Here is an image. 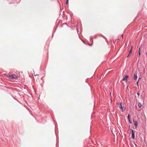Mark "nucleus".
<instances>
[{
    "label": "nucleus",
    "mask_w": 147,
    "mask_h": 147,
    "mask_svg": "<svg viewBox=\"0 0 147 147\" xmlns=\"http://www.w3.org/2000/svg\"><path fill=\"white\" fill-rule=\"evenodd\" d=\"M121 36H122V38H123V35H121Z\"/></svg>",
    "instance_id": "2eb2a0df"
},
{
    "label": "nucleus",
    "mask_w": 147,
    "mask_h": 147,
    "mask_svg": "<svg viewBox=\"0 0 147 147\" xmlns=\"http://www.w3.org/2000/svg\"><path fill=\"white\" fill-rule=\"evenodd\" d=\"M131 131L132 137V139H134V137H135L134 132L132 129L131 130Z\"/></svg>",
    "instance_id": "39448f33"
},
{
    "label": "nucleus",
    "mask_w": 147,
    "mask_h": 147,
    "mask_svg": "<svg viewBox=\"0 0 147 147\" xmlns=\"http://www.w3.org/2000/svg\"><path fill=\"white\" fill-rule=\"evenodd\" d=\"M134 125L135 126V127L136 128L137 127L138 125V122L137 121H135L134 123Z\"/></svg>",
    "instance_id": "423d86ee"
},
{
    "label": "nucleus",
    "mask_w": 147,
    "mask_h": 147,
    "mask_svg": "<svg viewBox=\"0 0 147 147\" xmlns=\"http://www.w3.org/2000/svg\"><path fill=\"white\" fill-rule=\"evenodd\" d=\"M118 105H119V107L121 112H123L125 110V108L124 107V105H122L121 102L118 103Z\"/></svg>",
    "instance_id": "f257e3e1"
},
{
    "label": "nucleus",
    "mask_w": 147,
    "mask_h": 147,
    "mask_svg": "<svg viewBox=\"0 0 147 147\" xmlns=\"http://www.w3.org/2000/svg\"><path fill=\"white\" fill-rule=\"evenodd\" d=\"M140 47L139 49V56H140Z\"/></svg>",
    "instance_id": "1a4fd4ad"
},
{
    "label": "nucleus",
    "mask_w": 147,
    "mask_h": 147,
    "mask_svg": "<svg viewBox=\"0 0 147 147\" xmlns=\"http://www.w3.org/2000/svg\"><path fill=\"white\" fill-rule=\"evenodd\" d=\"M8 76L11 79H16L18 78V76L14 74L9 75Z\"/></svg>",
    "instance_id": "f03ea898"
},
{
    "label": "nucleus",
    "mask_w": 147,
    "mask_h": 147,
    "mask_svg": "<svg viewBox=\"0 0 147 147\" xmlns=\"http://www.w3.org/2000/svg\"><path fill=\"white\" fill-rule=\"evenodd\" d=\"M128 119L129 120V114H128Z\"/></svg>",
    "instance_id": "ddd939ff"
},
{
    "label": "nucleus",
    "mask_w": 147,
    "mask_h": 147,
    "mask_svg": "<svg viewBox=\"0 0 147 147\" xmlns=\"http://www.w3.org/2000/svg\"><path fill=\"white\" fill-rule=\"evenodd\" d=\"M139 80H138L137 81V82H136V84H137V85L138 86Z\"/></svg>",
    "instance_id": "f8f14e48"
},
{
    "label": "nucleus",
    "mask_w": 147,
    "mask_h": 147,
    "mask_svg": "<svg viewBox=\"0 0 147 147\" xmlns=\"http://www.w3.org/2000/svg\"><path fill=\"white\" fill-rule=\"evenodd\" d=\"M138 106L139 108H140L142 106V105L139 102L138 103Z\"/></svg>",
    "instance_id": "0eeeda50"
},
{
    "label": "nucleus",
    "mask_w": 147,
    "mask_h": 147,
    "mask_svg": "<svg viewBox=\"0 0 147 147\" xmlns=\"http://www.w3.org/2000/svg\"><path fill=\"white\" fill-rule=\"evenodd\" d=\"M68 0H66V4H68Z\"/></svg>",
    "instance_id": "9b49d317"
},
{
    "label": "nucleus",
    "mask_w": 147,
    "mask_h": 147,
    "mask_svg": "<svg viewBox=\"0 0 147 147\" xmlns=\"http://www.w3.org/2000/svg\"><path fill=\"white\" fill-rule=\"evenodd\" d=\"M128 78V76H125L124 78L122 79V80L125 81L126 82H127V79Z\"/></svg>",
    "instance_id": "20e7f679"
},
{
    "label": "nucleus",
    "mask_w": 147,
    "mask_h": 147,
    "mask_svg": "<svg viewBox=\"0 0 147 147\" xmlns=\"http://www.w3.org/2000/svg\"><path fill=\"white\" fill-rule=\"evenodd\" d=\"M146 54L147 55V53H146Z\"/></svg>",
    "instance_id": "f3484780"
},
{
    "label": "nucleus",
    "mask_w": 147,
    "mask_h": 147,
    "mask_svg": "<svg viewBox=\"0 0 147 147\" xmlns=\"http://www.w3.org/2000/svg\"><path fill=\"white\" fill-rule=\"evenodd\" d=\"M141 79V78H139L138 80H139V79Z\"/></svg>",
    "instance_id": "dca6fc26"
},
{
    "label": "nucleus",
    "mask_w": 147,
    "mask_h": 147,
    "mask_svg": "<svg viewBox=\"0 0 147 147\" xmlns=\"http://www.w3.org/2000/svg\"><path fill=\"white\" fill-rule=\"evenodd\" d=\"M137 72H136L134 74V79L135 80H136L137 78Z\"/></svg>",
    "instance_id": "7ed1b4c3"
},
{
    "label": "nucleus",
    "mask_w": 147,
    "mask_h": 147,
    "mask_svg": "<svg viewBox=\"0 0 147 147\" xmlns=\"http://www.w3.org/2000/svg\"><path fill=\"white\" fill-rule=\"evenodd\" d=\"M132 47H131V49H130V50L129 51V53H131L132 52Z\"/></svg>",
    "instance_id": "9d476101"
},
{
    "label": "nucleus",
    "mask_w": 147,
    "mask_h": 147,
    "mask_svg": "<svg viewBox=\"0 0 147 147\" xmlns=\"http://www.w3.org/2000/svg\"><path fill=\"white\" fill-rule=\"evenodd\" d=\"M137 94L138 95V96H139L140 95V94L138 93H137Z\"/></svg>",
    "instance_id": "4468645a"
},
{
    "label": "nucleus",
    "mask_w": 147,
    "mask_h": 147,
    "mask_svg": "<svg viewBox=\"0 0 147 147\" xmlns=\"http://www.w3.org/2000/svg\"><path fill=\"white\" fill-rule=\"evenodd\" d=\"M131 53H129V54H128V55L127 56V57H130L131 56Z\"/></svg>",
    "instance_id": "6e6552de"
}]
</instances>
